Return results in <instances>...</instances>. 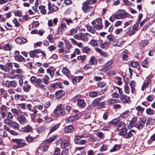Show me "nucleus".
Wrapping results in <instances>:
<instances>
[{
    "label": "nucleus",
    "instance_id": "1",
    "mask_svg": "<svg viewBox=\"0 0 155 155\" xmlns=\"http://www.w3.org/2000/svg\"><path fill=\"white\" fill-rule=\"evenodd\" d=\"M88 2H85L83 4L82 9L84 12H91L90 15L91 16L94 14V9L93 7L88 5Z\"/></svg>",
    "mask_w": 155,
    "mask_h": 155
},
{
    "label": "nucleus",
    "instance_id": "2",
    "mask_svg": "<svg viewBox=\"0 0 155 155\" xmlns=\"http://www.w3.org/2000/svg\"><path fill=\"white\" fill-rule=\"evenodd\" d=\"M81 96L80 95H77L74 97L75 100L77 101V104L78 106L84 108L86 105V103L83 99H80Z\"/></svg>",
    "mask_w": 155,
    "mask_h": 155
},
{
    "label": "nucleus",
    "instance_id": "3",
    "mask_svg": "<svg viewBox=\"0 0 155 155\" xmlns=\"http://www.w3.org/2000/svg\"><path fill=\"white\" fill-rule=\"evenodd\" d=\"M119 12L120 13L117 15H113L114 18L117 19H120L124 18L127 17V13L125 10H120Z\"/></svg>",
    "mask_w": 155,
    "mask_h": 155
},
{
    "label": "nucleus",
    "instance_id": "4",
    "mask_svg": "<svg viewBox=\"0 0 155 155\" xmlns=\"http://www.w3.org/2000/svg\"><path fill=\"white\" fill-rule=\"evenodd\" d=\"M12 141L17 143L19 148L23 147L26 145V143L23 139H12Z\"/></svg>",
    "mask_w": 155,
    "mask_h": 155
},
{
    "label": "nucleus",
    "instance_id": "5",
    "mask_svg": "<svg viewBox=\"0 0 155 155\" xmlns=\"http://www.w3.org/2000/svg\"><path fill=\"white\" fill-rule=\"evenodd\" d=\"M146 121L145 118H143L140 120L138 123H137L135 125V127L139 130L142 129Z\"/></svg>",
    "mask_w": 155,
    "mask_h": 155
},
{
    "label": "nucleus",
    "instance_id": "6",
    "mask_svg": "<svg viewBox=\"0 0 155 155\" xmlns=\"http://www.w3.org/2000/svg\"><path fill=\"white\" fill-rule=\"evenodd\" d=\"M13 67V65L11 63H8L4 65L2 64H0L1 69L5 72H7L12 68Z\"/></svg>",
    "mask_w": 155,
    "mask_h": 155
},
{
    "label": "nucleus",
    "instance_id": "7",
    "mask_svg": "<svg viewBox=\"0 0 155 155\" xmlns=\"http://www.w3.org/2000/svg\"><path fill=\"white\" fill-rule=\"evenodd\" d=\"M42 79L41 78H37L35 84L37 85L38 87L42 90L43 91H45L46 90L45 86L44 85L42 84Z\"/></svg>",
    "mask_w": 155,
    "mask_h": 155
},
{
    "label": "nucleus",
    "instance_id": "8",
    "mask_svg": "<svg viewBox=\"0 0 155 155\" xmlns=\"http://www.w3.org/2000/svg\"><path fill=\"white\" fill-rule=\"evenodd\" d=\"M66 29V25L65 23L61 22V27L58 29V35H61L63 34V31Z\"/></svg>",
    "mask_w": 155,
    "mask_h": 155
},
{
    "label": "nucleus",
    "instance_id": "9",
    "mask_svg": "<svg viewBox=\"0 0 155 155\" xmlns=\"http://www.w3.org/2000/svg\"><path fill=\"white\" fill-rule=\"evenodd\" d=\"M120 98L121 101L124 103H129L130 102V97L125 95L121 94Z\"/></svg>",
    "mask_w": 155,
    "mask_h": 155
},
{
    "label": "nucleus",
    "instance_id": "10",
    "mask_svg": "<svg viewBox=\"0 0 155 155\" xmlns=\"http://www.w3.org/2000/svg\"><path fill=\"white\" fill-rule=\"evenodd\" d=\"M8 107L5 105L2 104L0 107V114L2 116V117H5L6 115V112H5L7 109Z\"/></svg>",
    "mask_w": 155,
    "mask_h": 155
},
{
    "label": "nucleus",
    "instance_id": "11",
    "mask_svg": "<svg viewBox=\"0 0 155 155\" xmlns=\"http://www.w3.org/2000/svg\"><path fill=\"white\" fill-rule=\"evenodd\" d=\"M58 144L60 145L61 148L64 149L68 146V143L65 140L59 139L58 141Z\"/></svg>",
    "mask_w": 155,
    "mask_h": 155
},
{
    "label": "nucleus",
    "instance_id": "12",
    "mask_svg": "<svg viewBox=\"0 0 155 155\" xmlns=\"http://www.w3.org/2000/svg\"><path fill=\"white\" fill-rule=\"evenodd\" d=\"M101 39H99L98 40L92 39L90 41L89 44L93 46H97L99 45V44L101 43Z\"/></svg>",
    "mask_w": 155,
    "mask_h": 155
},
{
    "label": "nucleus",
    "instance_id": "13",
    "mask_svg": "<svg viewBox=\"0 0 155 155\" xmlns=\"http://www.w3.org/2000/svg\"><path fill=\"white\" fill-rule=\"evenodd\" d=\"M17 118L18 121L21 124H23L27 121L25 116L23 115H18Z\"/></svg>",
    "mask_w": 155,
    "mask_h": 155
},
{
    "label": "nucleus",
    "instance_id": "14",
    "mask_svg": "<svg viewBox=\"0 0 155 155\" xmlns=\"http://www.w3.org/2000/svg\"><path fill=\"white\" fill-rule=\"evenodd\" d=\"M79 116L78 115L74 116H71L68 117L66 119V121L67 123H70L75 121L78 118Z\"/></svg>",
    "mask_w": 155,
    "mask_h": 155
},
{
    "label": "nucleus",
    "instance_id": "15",
    "mask_svg": "<svg viewBox=\"0 0 155 155\" xmlns=\"http://www.w3.org/2000/svg\"><path fill=\"white\" fill-rule=\"evenodd\" d=\"M16 43L19 44H22L26 42V40L22 37H19L15 40Z\"/></svg>",
    "mask_w": 155,
    "mask_h": 155
},
{
    "label": "nucleus",
    "instance_id": "16",
    "mask_svg": "<svg viewBox=\"0 0 155 155\" xmlns=\"http://www.w3.org/2000/svg\"><path fill=\"white\" fill-rule=\"evenodd\" d=\"M48 9L49 11L48 13L49 12L52 13L54 12L57 11L58 9V7L56 6L53 5V6L51 7L49 3L48 4Z\"/></svg>",
    "mask_w": 155,
    "mask_h": 155
},
{
    "label": "nucleus",
    "instance_id": "17",
    "mask_svg": "<svg viewBox=\"0 0 155 155\" xmlns=\"http://www.w3.org/2000/svg\"><path fill=\"white\" fill-rule=\"evenodd\" d=\"M97 61L96 58L93 56L91 57L89 61V64L90 65L96 64L97 63Z\"/></svg>",
    "mask_w": 155,
    "mask_h": 155
},
{
    "label": "nucleus",
    "instance_id": "18",
    "mask_svg": "<svg viewBox=\"0 0 155 155\" xmlns=\"http://www.w3.org/2000/svg\"><path fill=\"white\" fill-rule=\"evenodd\" d=\"M74 130V127L71 125H70L66 126L65 127L64 131L66 133H69L73 132Z\"/></svg>",
    "mask_w": 155,
    "mask_h": 155
},
{
    "label": "nucleus",
    "instance_id": "19",
    "mask_svg": "<svg viewBox=\"0 0 155 155\" xmlns=\"http://www.w3.org/2000/svg\"><path fill=\"white\" fill-rule=\"evenodd\" d=\"M10 126L12 127L15 130H18L19 129L18 124L16 122L12 120L9 123Z\"/></svg>",
    "mask_w": 155,
    "mask_h": 155
},
{
    "label": "nucleus",
    "instance_id": "20",
    "mask_svg": "<svg viewBox=\"0 0 155 155\" xmlns=\"http://www.w3.org/2000/svg\"><path fill=\"white\" fill-rule=\"evenodd\" d=\"M135 133V130H131L129 131L127 133L126 132V134L124 136V138L126 139H128L132 137L133 135V134Z\"/></svg>",
    "mask_w": 155,
    "mask_h": 155
},
{
    "label": "nucleus",
    "instance_id": "21",
    "mask_svg": "<svg viewBox=\"0 0 155 155\" xmlns=\"http://www.w3.org/2000/svg\"><path fill=\"white\" fill-rule=\"evenodd\" d=\"M120 121V119L119 118H116L113 119L110 121L109 124L110 125H114V126L117 125Z\"/></svg>",
    "mask_w": 155,
    "mask_h": 155
},
{
    "label": "nucleus",
    "instance_id": "22",
    "mask_svg": "<svg viewBox=\"0 0 155 155\" xmlns=\"http://www.w3.org/2000/svg\"><path fill=\"white\" fill-rule=\"evenodd\" d=\"M6 116L5 117H3V118H5V117H6V119H7L8 120H10L12 119L14 117V116L13 114L11 112H6Z\"/></svg>",
    "mask_w": 155,
    "mask_h": 155
},
{
    "label": "nucleus",
    "instance_id": "23",
    "mask_svg": "<svg viewBox=\"0 0 155 155\" xmlns=\"http://www.w3.org/2000/svg\"><path fill=\"white\" fill-rule=\"evenodd\" d=\"M149 61L146 58L142 62V66L144 68H148L149 66Z\"/></svg>",
    "mask_w": 155,
    "mask_h": 155
},
{
    "label": "nucleus",
    "instance_id": "24",
    "mask_svg": "<svg viewBox=\"0 0 155 155\" xmlns=\"http://www.w3.org/2000/svg\"><path fill=\"white\" fill-rule=\"evenodd\" d=\"M103 97L101 96L100 98H96L94 99L92 103V104L94 106H96L97 104H98L99 102L101 101V100L103 99Z\"/></svg>",
    "mask_w": 155,
    "mask_h": 155
},
{
    "label": "nucleus",
    "instance_id": "25",
    "mask_svg": "<svg viewBox=\"0 0 155 155\" xmlns=\"http://www.w3.org/2000/svg\"><path fill=\"white\" fill-rule=\"evenodd\" d=\"M15 60L19 62H21L25 60V58L21 55L15 56Z\"/></svg>",
    "mask_w": 155,
    "mask_h": 155
},
{
    "label": "nucleus",
    "instance_id": "26",
    "mask_svg": "<svg viewBox=\"0 0 155 155\" xmlns=\"http://www.w3.org/2000/svg\"><path fill=\"white\" fill-rule=\"evenodd\" d=\"M129 111L128 110H127L121 114L120 115L121 117L125 118L128 117L129 115Z\"/></svg>",
    "mask_w": 155,
    "mask_h": 155
},
{
    "label": "nucleus",
    "instance_id": "27",
    "mask_svg": "<svg viewBox=\"0 0 155 155\" xmlns=\"http://www.w3.org/2000/svg\"><path fill=\"white\" fill-rule=\"evenodd\" d=\"M148 42V41L147 40L141 41L139 43V46L142 48L146 45Z\"/></svg>",
    "mask_w": 155,
    "mask_h": 155
},
{
    "label": "nucleus",
    "instance_id": "28",
    "mask_svg": "<svg viewBox=\"0 0 155 155\" xmlns=\"http://www.w3.org/2000/svg\"><path fill=\"white\" fill-rule=\"evenodd\" d=\"M107 38L111 41H115V43H112V44L114 46H116L117 44V42H118L117 40L113 38L111 35H108L107 36Z\"/></svg>",
    "mask_w": 155,
    "mask_h": 155
},
{
    "label": "nucleus",
    "instance_id": "29",
    "mask_svg": "<svg viewBox=\"0 0 155 155\" xmlns=\"http://www.w3.org/2000/svg\"><path fill=\"white\" fill-rule=\"evenodd\" d=\"M59 125L60 124H58L54 126L50 129L49 133H51L59 127Z\"/></svg>",
    "mask_w": 155,
    "mask_h": 155
},
{
    "label": "nucleus",
    "instance_id": "30",
    "mask_svg": "<svg viewBox=\"0 0 155 155\" xmlns=\"http://www.w3.org/2000/svg\"><path fill=\"white\" fill-rule=\"evenodd\" d=\"M87 29L88 31L90 32L93 34L95 33L96 29L94 27H93L90 26H88L87 27Z\"/></svg>",
    "mask_w": 155,
    "mask_h": 155
},
{
    "label": "nucleus",
    "instance_id": "31",
    "mask_svg": "<svg viewBox=\"0 0 155 155\" xmlns=\"http://www.w3.org/2000/svg\"><path fill=\"white\" fill-rule=\"evenodd\" d=\"M122 129L121 131L119 133V134L120 135L123 136V137L124 138V136L126 134L127 131V129L126 128H121Z\"/></svg>",
    "mask_w": 155,
    "mask_h": 155
},
{
    "label": "nucleus",
    "instance_id": "32",
    "mask_svg": "<svg viewBox=\"0 0 155 155\" xmlns=\"http://www.w3.org/2000/svg\"><path fill=\"white\" fill-rule=\"evenodd\" d=\"M32 130V127L30 125H28L25 127L24 131L26 133L30 132Z\"/></svg>",
    "mask_w": 155,
    "mask_h": 155
},
{
    "label": "nucleus",
    "instance_id": "33",
    "mask_svg": "<svg viewBox=\"0 0 155 155\" xmlns=\"http://www.w3.org/2000/svg\"><path fill=\"white\" fill-rule=\"evenodd\" d=\"M56 137V135H53V136L49 137L48 139H47L46 140V142L47 143H51L54 140Z\"/></svg>",
    "mask_w": 155,
    "mask_h": 155
},
{
    "label": "nucleus",
    "instance_id": "34",
    "mask_svg": "<svg viewBox=\"0 0 155 155\" xmlns=\"http://www.w3.org/2000/svg\"><path fill=\"white\" fill-rule=\"evenodd\" d=\"M39 8L40 10V12L43 14H45L46 11L45 9V7L43 5H40L39 7Z\"/></svg>",
    "mask_w": 155,
    "mask_h": 155
},
{
    "label": "nucleus",
    "instance_id": "35",
    "mask_svg": "<svg viewBox=\"0 0 155 155\" xmlns=\"http://www.w3.org/2000/svg\"><path fill=\"white\" fill-rule=\"evenodd\" d=\"M146 113L149 115L153 114L155 113V111L151 108H147L146 110Z\"/></svg>",
    "mask_w": 155,
    "mask_h": 155
},
{
    "label": "nucleus",
    "instance_id": "36",
    "mask_svg": "<svg viewBox=\"0 0 155 155\" xmlns=\"http://www.w3.org/2000/svg\"><path fill=\"white\" fill-rule=\"evenodd\" d=\"M80 40L87 41L88 40V38L84 34L82 33L80 34Z\"/></svg>",
    "mask_w": 155,
    "mask_h": 155
},
{
    "label": "nucleus",
    "instance_id": "37",
    "mask_svg": "<svg viewBox=\"0 0 155 155\" xmlns=\"http://www.w3.org/2000/svg\"><path fill=\"white\" fill-rule=\"evenodd\" d=\"M120 146L119 145L116 144L112 149L110 150V151L112 152L117 151L120 149Z\"/></svg>",
    "mask_w": 155,
    "mask_h": 155
},
{
    "label": "nucleus",
    "instance_id": "38",
    "mask_svg": "<svg viewBox=\"0 0 155 155\" xmlns=\"http://www.w3.org/2000/svg\"><path fill=\"white\" fill-rule=\"evenodd\" d=\"M79 28L77 27L74 28H72L70 30V35H73L76 33L78 31V30L79 29Z\"/></svg>",
    "mask_w": 155,
    "mask_h": 155
},
{
    "label": "nucleus",
    "instance_id": "39",
    "mask_svg": "<svg viewBox=\"0 0 155 155\" xmlns=\"http://www.w3.org/2000/svg\"><path fill=\"white\" fill-rule=\"evenodd\" d=\"M12 46L9 44H6L4 45L3 48L6 51H10L12 49Z\"/></svg>",
    "mask_w": 155,
    "mask_h": 155
},
{
    "label": "nucleus",
    "instance_id": "40",
    "mask_svg": "<svg viewBox=\"0 0 155 155\" xmlns=\"http://www.w3.org/2000/svg\"><path fill=\"white\" fill-rule=\"evenodd\" d=\"M98 95L97 92L94 91L91 92L89 94V96L91 98H94L97 97Z\"/></svg>",
    "mask_w": 155,
    "mask_h": 155
},
{
    "label": "nucleus",
    "instance_id": "41",
    "mask_svg": "<svg viewBox=\"0 0 155 155\" xmlns=\"http://www.w3.org/2000/svg\"><path fill=\"white\" fill-rule=\"evenodd\" d=\"M111 68V66L110 65H106L102 68L101 71L103 72H105L108 70L110 69Z\"/></svg>",
    "mask_w": 155,
    "mask_h": 155
},
{
    "label": "nucleus",
    "instance_id": "42",
    "mask_svg": "<svg viewBox=\"0 0 155 155\" xmlns=\"http://www.w3.org/2000/svg\"><path fill=\"white\" fill-rule=\"evenodd\" d=\"M85 136H84L83 135L82 136H77L75 137L74 139V142L75 143L78 144V142H79L80 140H79L81 139L83 137H86Z\"/></svg>",
    "mask_w": 155,
    "mask_h": 155
},
{
    "label": "nucleus",
    "instance_id": "43",
    "mask_svg": "<svg viewBox=\"0 0 155 155\" xmlns=\"http://www.w3.org/2000/svg\"><path fill=\"white\" fill-rule=\"evenodd\" d=\"M19 109H17L15 108H13L11 109V111L14 115H18L19 112Z\"/></svg>",
    "mask_w": 155,
    "mask_h": 155
},
{
    "label": "nucleus",
    "instance_id": "44",
    "mask_svg": "<svg viewBox=\"0 0 155 155\" xmlns=\"http://www.w3.org/2000/svg\"><path fill=\"white\" fill-rule=\"evenodd\" d=\"M129 64L133 68H136L139 65L138 64L137 62H133L132 61H130L129 62Z\"/></svg>",
    "mask_w": 155,
    "mask_h": 155
},
{
    "label": "nucleus",
    "instance_id": "45",
    "mask_svg": "<svg viewBox=\"0 0 155 155\" xmlns=\"http://www.w3.org/2000/svg\"><path fill=\"white\" fill-rule=\"evenodd\" d=\"M63 92V91L61 90H60L57 91L56 92V95L57 96V97H58V98H60L61 97L62 94Z\"/></svg>",
    "mask_w": 155,
    "mask_h": 155
},
{
    "label": "nucleus",
    "instance_id": "46",
    "mask_svg": "<svg viewBox=\"0 0 155 155\" xmlns=\"http://www.w3.org/2000/svg\"><path fill=\"white\" fill-rule=\"evenodd\" d=\"M31 86L28 84L25 85L23 87V90L24 91L28 92L30 90Z\"/></svg>",
    "mask_w": 155,
    "mask_h": 155
},
{
    "label": "nucleus",
    "instance_id": "47",
    "mask_svg": "<svg viewBox=\"0 0 155 155\" xmlns=\"http://www.w3.org/2000/svg\"><path fill=\"white\" fill-rule=\"evenodd\" d=\"M82 51L83 52L89 54L90 51V49L89 48L85 47L82 49Z\"/></svg>",
    "mask_w": 155,
    "mask_h": 155
},
{
    "label": "nucleus",
    "instance_id": "48",
    "mask_svg": "<svg viewBox=\"0 0 155 155\" xmlns=\"http://www.w3.org/2000/svg\"><path fill=\"white\" fill-rule=\"evenodd\" d=\"M106 85V83L104 81H99L97 83V86L99 87H103Z\"/></svg>",
    "mask_w": 155,
    "mask_h": 155
},
{
    "label": "nucleus",
    "instance_id": "49",
    "mask_svg": "<svg viewBox=\"0 0 155 155\" xmlns=\"http://www.w3.org/2000/svg\"><path fill=\"white\" fill-rule=\"evenodd\" d=\"M86 57L85 55L78 56L77 58V59L78 60H81L82 63H83L85 60Z\"/></svg>",
    "mask_w": 155,
    "mask_h": 155
},
{
    "label": "nucleus",
    "instance_id": "50",
    "mask_svg": "<svg viewBox=\"0 0 155 155\" xmlns=\"http://www.w3.org/2000/svg\"><path fill=\"white\" fill-rule=\"evenodd\" d=\"M116 80H117L118 81L117 84L119 85H120L122 83V79L120 77H117L115 78Z\"/></svg>",
    "mask_w": 155,
    "mask_h": 155
},
{
    "label": "nucleus",
    "instance_id": "51",
    "mask_svg": "<svg viewBox=\"0 0 155 155\" xmlns=\"http://www.w3.org/2000/svg\"><path fill=\"white\" fill-rule=\"evenodd\" d=\"M63 107V105L61 104H60L58 105L56 109L54 110V112H56L57 111L61 110H62Z\"/></svg>",
    "mask_w": 155,
    "mask_h": 155
},
{
    "label": "nucleus",
    "instance_id": "52",
    "mask_svg": "<svg viewBox=\"0 0 155 155\" xmlns=\"http://www.w3.org/2000/svg\"><path fill=\"white\" fill-rule=\"evenodd\" d=\"M119 101L114 99H111L108 102V104H114L116 103H118V101Z\"/></svg>",
    "mask_w": 155,
    "mask_h": 155
},
{
    "label": "nucleus",
    "instance_id": "53",
    "mask_svg": "<svg viewBox=\"0 0 155 155\" xmlns=\"http://www.w3.org/2000/svg\"><path fill=\"white\" fill-rule=\"evenodd\" d=\"M107 150V146L106 144H103L100 147V150L101 151H104Z\"/></svg>",
    "mask_w": 155,
    "mask_h": 155
},
{
    "label": "nucleus",
    "instance_id": "54",
    "mask_svg": "<svg viewBox=\"0 0 155 155\" xmlns=\"http://www.w3.org/2000/svg\"><path fill=\"white\" fill-rule=\"evenodd\" d=\"M37 78L36 77L32 76L31 77L30 80L31 83L33 84H35V83L36 81Z\"/></svg>",
    "mask_w": 155,
    "mask_h": 155
},
{
    "label": "nucleus",
    "instance_id": "55",
    "mask_svg": "<svg viewBox=\"0 0 155 155\" xmlns=\"http://www.w3.org/2000/svg\"><path fill=\"white\" fill-rule=\"evenodd\" d=\"M117 129L119 130V127H122V128H124V127H126V125L123 122H119L118 124L117 125Z\"/></svg>",
    "mask_w": 155,
    "mask_h": 155
},
{
    "label": "nucleus",
    "instance_id": "56",
    "mask_svg": "<svg viewBox=\"0 0 155 155\" xmlns=\"http://www.w3.org/2000/svg\"><path fill=\"white\" fill-rule=\"evenodd\" d=\"M62 71L63 74L66 75H67L69 71V69L66 68H63L62 69Z\"/></svg>",
    "mask_w": 155,
    "mask_h": 155
},
{
    "label": "nucleus",
    "instance_id": "57",
    "mask_svg": "<svg viewBox=\"0 0 155 155\" xmlns=\"http://www.w3.org/2000/svg\"><path fill=\"white\" fill-rule=\"evenodd\" d=\"M60 153V150L59 148H57L54 151L53 155H59Z\"/></svg>",
    "mask_w": 155,
    "mask_h": 155
},
{
    "label": "nucleus",
    "instance_id": "58",
    "mask_svg": "<svg viewBox=\"0 0 155 155\" xmlns=\"http://www.w3.org/2000/svg\"><path fill=\"white\" fill-rule=\"evenodd\" d=\"M150 25V22L146 24L142 28V30L143 31H146L149 27Z\"/></svg>",
    "mask_w": 155,
    "mask_h": 155
},
{
    "label": "nucleus",
    "instance_id": "59",
    "mask_svg": "<svg viewBox=\"0 0 155 155\" xmlns=\"http://www.w3.org/2000/svg\"><path fill=\"white\" fill-rule=\"evenodd\" d=\"M154 96L153 95H150L147 98V100L148 101H151L154 99Z\"/></svg>",
    "mask_w": 155,
    "mask_h": 155
},
{
    "label": "nucleus",
    "instance_id": "60",
    "mask_svg": "<svg viewBox=\"0 0 155 155\" xmlns=\"http://www.w3.org/2000/svg\"><path fill=\"white\" fill-rule=\"evenodd\" d=\"M96 135L98 137L101 138H104V134L101 132H97L96 133Z\"/></svg>",
    "mask_w": 155,
    "mask_h": 155
},
{
    "label": "nucleus",
    "instance_id": "61",
    "mask_svg": "<svg viewBox=\"0 0 155 155\" xmlns=\"http://www.w3.org/2000/svg\"><path fill=\"white\" fill-rule=\"evenodd\" d=\"M139 23V22H137L133 26L132 28L134 30H137Z\"/></svg>",
    "mask_w": 155,
    "mask_h": 155
},
{
    "label": "nucleus",
    "instance_id": "62",
    "mask_svg": "<svg viewBox=\"0 0 155 155\" xmlns=\"http://www.w3.org/2000/svg\"><path fill=\"white\" fill-rule=\"evenodd\" d=\"M103 28V26L101 24L96 25L94 28L97 30H100Z\"/></svg>",
    "mask_w": 155,
    "mask_h": 155
},
{
    "label": "nucleus",
    "instance_id": "63",
    "mask_svg": "<svg viewBox=\"0 0 155 155\" xmlns=\"http://www.w3.org/2000/svg\"><path fill=\"white\" fill-rule=\"evenodd\" d=\"M137 117L135 116H134L132 118L130 122H131L132 124H134L137 122Z\"/></svg>",
    "mask_w": 155,
    "mask_h": 155
},
{
    "label": "nucleus",
    "instance_id": "64",
    "mask_svg": "<svg viewBox=\"0 0 155 155\" xmlns=\"http://www.w3.org/2000/svg\"><path fill=\"white\" fill-rule=\"evenodd\" d=\"M68 148H66L62 151L61 153L63 155H66L68 154Z\"/></svg>",
    "mask_w": 155,
    "mask_h": 155
}]
</instances>
